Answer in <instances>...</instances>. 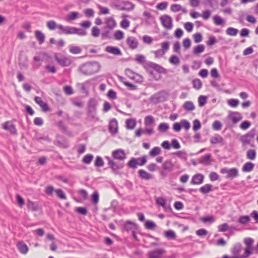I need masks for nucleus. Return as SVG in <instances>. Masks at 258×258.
Wrapping results in <instances>:
<instances>
[{"label": "nucleus", "instance_id": "obj_22", "mask_svg": "<svg viewBox=\"0 0 258 258\" xmlns=\"http://www.w3.org/2000/svg\"><path fill=\"white\" fill-rule=\"evenodd\" d=\"M210 143L212 144H216L217 143H220L221 145H224V139L219 134H216L214 136L211 138L210 140Z\"/></svg>", "mask_w": 258, "mask_h": 258}, {"label": "nucleus", "instance_id": "obj_10", "mask_svg": "<svg viewBox=\"0 0 258 258\" xmlns=\"http://www.w3.org/2000/svg\"><path fill=\"white\" fill-rule=\"evenodd\" d=\"M125 75L131 79H132L138 83H141L143 81V77L139 74L134 73L130 69L125 70Z\"/></svg>", "mask_w": 258, "mask_h": 258}, {"label": "nucleus", "instance_id": "obj_1", "mask_svg": "<svg viewBox=\"0 0 258 258\" xmlns=\"http://www.w3.org/2000/svg\"><path fill=\"white\" fill-rule=\"evenodd\" d=\"M100 67L98 62L88 61L81 64L78 68V71L84 76H91L97 73Z\"/></svg>", "mask_w": 258, "mask_h": 258}, {"label": "nucleus", "instance_id": "obj_64", "mask_svg": "<svg viewBox=\"0 0 258 258\" xmlns=\"http://www.w3.org/2000/svg\"><path fill=\"white\" fill-rule=\"evenodd\" d=\"M239 103V100L237 99H230L228 100V104L232 107H236Z\"/></svg>", "mask_w": 258, "mask_h": 258}, {"label": "nucleus", "instance_id": "obj_6", "mask_svg": "<svg viewBox=\"0 0 258 258\" xmlns=\"http://www.w3.org/2000/svg\"><path fill=\"white\" fill-rule=\"evenodd\" d=\"M54 57L59 65L63 67L69 66L72 62V59L70 57H67L61 53H55Z\"/></svg>", "mask_w": 258, "mask_h": 258}, {"label": "nucleus", "instance_id": "obj_35", "mask_svg": "<svg viewBox=\"0 0 258 258\" xmlns=\"http://www.w3.org/2000/svg\"><path fill=\"white\" fill-rule=\"evenodd\" d=\"M204 176L200 173L195 174V184H200L203 182Z\"/></svg>", "mask_w": 258, "mask_h": 258}, {"label": "nucleus", "instance_id": "obj_56", "mask_svg": "<svg viewBox=\"0 0 258 258\" xmlns=\"http://www.w3.org/2000/svg\"><path fill=\"white\" fill-rule=\"evenodd\" d=\"M124 33L120 30L116 31L114 34V37L117 40H121L123 38Z\"/></svg>", "mask_w": 258, "mask_h": 258}, {"label": "nucleus", "instance_id": "obj_43", "mask_svg": "<svg viewBox=\"0 0 258 258\" xmlns=\"http://www.w3.org/2000/svg\"><path fill=\"white\" fill-rule=\"evenodd\" d=\"M169 128V125L167 123H161L158 127V130L162 133L166 132Z\"/></svg>", "mask_w": 258, "mask_h": 258}, {"label": "nucleus", "instance_id": "obj_52", "mask_svg": "<svg viewBox=\"0 0 258 258\" xmlns=\"http://www.w3.org/2000/svg\"><path fill=\"white\" fill-rule=\"evenodd\" d=\"M207 97L206 96L201 95L198 98V102L200 106H204L207 102Z\"/></svg>", "mask_w": 258, "mask_h": 258}, {"label": "nucleus", "instance_id": "obj_53", "mask_svg": "<svg viewBox=\"0 0 258 258\" xmlns=\"http://www.w3.org/2000/svg\"><path fill=\"white\" fill-rule=\"evenodd\" d=\"M47 28L50 30H53L55 29L56 27L57 28L58 25L56 24V22L53 20L49 21L47 22Z\"/></svg>", "mask_w": 258, "mask_h": 258}, {"label": "nucleus", "instance_id": "obj_25", "mask_svg": "<svg viewBox=\"0 0 258 258\" xmlns=\"http://www.w3.org/2000/svg\"><path fill=\"white\" fill-rule=\"evenodd\" d=\"M35 37L40 44H42L45 41L44 34L39 30L35 31Z\"/></svg>", "mask_w": 258, "mask_h": 258}, {"label": "nucleus", "instance_id": "obj_26", "mask_svg": "<svg viewBox=\"0 0 258 258\" xmlns=\"http://www.w3.org/2000/svg\"><path fill=\"white\" fill-rule=\"evenodd\" d=\"M238 175V170L236 168H232L228 169L227 178H234Z\"/></svg>", "mask_w": 258, "mask_h": 258}, {"label": "nucleus", "instance_id": "obj_16", "mask_svg": "<svg viewBox=\"0 0 258 258\" xmlns=\"http://www.w3.org/2000/svg\"><path fill=\"white\" fill-rule=\"evenodd\" d=\"M146 64L150 68H153L154 70L160 74H166V70L155 62L149 61Z\"/></svg>", "mask_w": 258, "mask_h": 258}, {"label": "nucleus", "instance_id": "obj_37", "mask_svg": "<svg viewBox=\"0 0 258 258\" xmlns=\"http://www.w3.org/2000/svg\"><path fill=\"white\" fill-rule=\"evenodd\" d=\"M238 32V29L233 27H228L226 30V34L229 36H236Z\"/></svg>", "mask_w": 258, "mask_h": 258}, {"label": "nucleus", "instance_id": "obj_12", "mask_svg": "<svg viewBox=\"0 0 258 258\" xmlns=\"http://www.w3.org/2000/svg\"><path fill=\"white\" fill-rule=\"evenodd\" d=\"M57 28L60 30L59 34L65 35L75 34V27L72 26H64L61 24H58Z\"/></svg>", "mask_w": 258, "mask_h": 258}, {"label": "nucleus", "instance_id": "obj_54", "mask_svg": "<svg viewBox=\"0 0 258 258\" xmlns=\"http://www.w3.org/2000/svg\"><path fill=\"white\" fill-rule=\"evenodd\" d=\"M210 158L211 155L210 154H208L204 156L201 157L200 161L202 163L208 164L209 163Z\"/></svg>", "mask_w": 258, "mask_h": 258}, {"label": "nucleus", "instance_id": "obj_24", "mask_svg": "<svg viewBox=\"0 0 258 258\" xmlns=\"http://www.w3.org/2000/svg\"><path fill=\"white\" fill-rule=\"evenodd\" d=\"M199 190L202 194L205 195L213 191V186L211 184L207 183L201 187Z\"/></svg>", "mask_w": 258, "mask_h": 258}, {"label": "nucleus", "instance_id": "obj_13", "mask_svg": "<svg viewBox=\"0 0 258 258\" xmlns=\"http://www.w3.org/2000/svg\"><path fill=\"white\" fill-rule=\"evenodd\" d=\"M138 229L137 225L131 221H126L123 225L122 231L129 232H133L136 231Z\"/></svg>", "mask_w": 258, "mask_h": 258}, {"label": "nucleus", "instance_id": "obj_46", "mask_svg": "<svg viewBox=\"0 0 258 258\" xmlns=\"http://www.w3.org/2000/svg\"><path fill=\"white\" fill-rule=\"evenodd\" d=\"M253 249V247H246L244 254L241 255V258L248 257L252 253Z\"/></svg>", "mask_w": 258, "mask_h": 258}, {"label": "nucleus", "instance_id": "obj_36", "mask_svg": "<svg viewBox=\"0 0 258 258\" xmlns=\"http://www.w3.org/2000/svg\"><path fill=\"white\" fill-rule=\"evenodd\" d=\"M214 23L216 25L220 26L223 25L224 20L219 16L215 15L213 17Z\"/></svg>", "mask_w": 258, "mask_h": 258}, {"label": "nucleus", "instance_id": "obj_31", "mask_svg": "<svg viewBox=\"0 0 258 258\" xmlns=\"http://www.w3.org/2000/svg\"><path fill=\"white\" fill-rule=\"evenodd\" d=\"M139 177L143 179L149 180L151 178V175L143 169L138 171Z\"/></svg>", "mask_w": 258, "mask_h": 258}, {"label": "nucleus", "instance_id": "obj_15", "mask_svg": "<svg viewBox=\"0 0 258 258\" xmlns=\"http://www.w3.org/2000/svg\"><path fill=\"white\" fill-rule=\"evenodd\" d=\"M123 4L124 5L123 6L116 5H115V8L116 9L121 11H130L133 10L135 7V5L131 2H123Z\"/></svg>", "mask_w": 258, "mask_h": 258}, {"label": "nucleus", "instance_id": "obj_21", "mask_svg": "<svg viewBox=\"0 0 258 258\" xmlns=\"http://www.w3.org/2000/svg\"><path fill=\"white\" fill-rule=\"evenodd\" d=\"M229 117L233 123H236L242 118L241 114L238 112H231L229 114Z\"/></svg>", "mask_w": 258, "mask_h": 258}, {"label": "nucleus", "instance_id": "obj_30", "mask_svg": "<svg viewBox=\"0 0 258 258\" xmlns=\"http://www.w3.org/2000/svg\"><path fill=\"white\" fill-rule=\"evenodd\" d=\"M173 166L174 165L172 163L171 160L165 161L162 165L163 169L168 171H171L173 169Z\"/></svg>", "mask_w": 258, "mask_h": 258}, {"label": "nucleus", "instance_id": "obj_2", "mask_svg": "<svg viewBox=\"0 0 258 258\" xmlns=\"http://www.w3.org/2000/svg\"><path fill=\"white\" fill-rule=\"evenodd\" d=\"M105 159L107 160L108 165L111 169L112 172L115 174L118 173V170L124 167V163L122 161H115L108 156H106Z\"/></svg>", "mask_w": 258, "mask_h": 258}, {"label": "nucleus", "instance_id": "obj_32", "mask_svg": "<svg viewBox=\"0 0 258 258\" xmlns=\"http://www.w3.org/2000/svg\"><path fill=\"white\" fill-rule=\"evenodd\" d=\"M254 164L250 162L245 163L242 167V170L243 172H250L252 171L254 168Z\"/></svg>", "mask_w": 258, "mask_h": 258}, {"label": "nucleus", "instance_id": "obj_59", "mask_svg": "<svg viewBox=\"0 0 258 258\" xmlns=\"http://www.w3.org/2000/svg\"><path fill=\"white\" fill-rule=\"evenodd\" d=\"M156 226L155 223L152 221L147 220L145 223V227L147 229H153L155 228Z\"/></svg>", "mask_w": 258, "mask_h": 258}, {"label": "nucleus", "instance_id": "obj_61", "mask_svg": "<svg viewBox=\"0 0 258 258\" xmlns=\"http://www.w3.org/2000/svg\"><path fill=\"white\" fill-rule=\"evenodd\" d=\"M229 225L227 223H225L219 225L218 227L219 232H225L228 230Z\"/></svg>", "mask_w": 258, "mask_h": 258}, {"label": "nucleus", "instance_id": "obj_51", "mask_svg": "<svg viewBox=\"0 0 258 258\" xmlns=\"http://www.w3.org/2000/svg\"><path fill=\"white\" fill-rule=\"evenodd\" d=\"M204 4L209 5L211 8H214L218 4L217 0H204Z\"/></svg>", "mask_w": 258, "mask_h": 258}, {"label": "nucleus", "instance_id": "obj_33", "mask_svg": "<svg viewBox=\"0 0 258 258\" xmlns=\"http://www.w3.org/2000/svg\"><path fill=\"white\" fill-rule=\"evenodd\" d=\"M69 51L72 54H79L82 51V49L80 46L70 45L69 46Z\"/></svg>", "mask_w": 258, "mask_h": 258}, {"label": "nucleus", "instance_id": "obj_63", "mask_svg": "<svg viewBox=\"0 0 258 258\" xmlns=\"http://www.w3.org/2000/svg\"><path fill=\"white\" fill-rule=\"evenodd\" d=\"M183 107L186 110H192L194 109V104L191 101H186L183 105Z\"/></svg>", "mask_w": 258, "mask_h": 258}, {"label": "nucleus", "instance_id": "obj_19", "mask_svg": "<svg viewBox=\"0 0 258 258\" xmlns=\"http://www.w3.org/2000/svg\"><path fill=\"white\" fill-rule=\"evenodd\" d=\"M126 43L132 49H136L138 46V41L134 37H128L126 39Z\"/></svg>", "mask_w": 258, "mask_h": 258}, {"label": "nucleus", "instance_id": "obj_39", "mask_svg": "<svg viewBox=\"0 0 258 258\" xmlns=\"http://www.w3.org/2000/svg\"><path fill=\"white\" fill-rule=\"evenodd\" d=\"M136 124V121L134 119H128L126 121V126L128 129H133Z\"/></svg>", "mask_w": 258, "mask_h": 258}, {"label": "nucleus", "instance_id": "obj_27", "mask_svg": "<svg viewBox=\"0 0 258 258\" xmlns=\"http://www.w3.org/2000/svg\"><path fill=\"white\" fill-rule=\"evenodd\" d=\"M20 252L23 254H26L28 251V247L23 241L19 242L17 244Z\"/></svg>", "mask_w": 258, "mask_h": 258}, {"label": "nucleus", "instance_id": "obj_41", "mask_svg": "<svg viewBox=\"0 0 258 258\" xmlns=\"http://www.w3.org/2000/svg\"><path fill=\"white\" fill-rule=\"evenodd\" d=\"M154 118L151 115H148L145 117V124L146 126L154 123Z\"/></svg>", "mask_w": 258, "mask_h": 258}, {"label": "nucleus", "instance_id": "obj_38", "mask_svg": "<svg viewBox=\"0 0 258 258\" xmlns=\"http://www.w3.org/2000/svg\"><path fill=\"white\" fill-rule=\"evenodd\" d=\"M246 157L250 160H254L256 157V151L253 149H249L247 151Z\"/></svg>", "mask_w": 258, "mask_h": 258}, {"label": "nucleus", "instance_id": "obj_40", "mask_svg": "<svg viewBox=\"0 0 258 258\" xmlns=\"http://www.w3.org/2000/svg\"><path fill=\"white\" fill-rule=\"evenodd\" d=\"M79 13L77 12H73L67 15V21H71L75 20L78 18Z\"/></svg>", "mask_w": 258, "mask_h": 258}, {"label": "nucleus", "instance_id": "obj_17", "mask_svg": "<svg viewBox=\"0 0 258 258\" xmlns=\"http://www.w3.org/2000/svg\"><path fill=\"white\" fill-rule=\"evenodd\" d=\"M105 51L115 55L121 56L122 54L120 49L115 46H107L105 48Z\"/></svg>", "mask_w": 258, "mask_h": 258}, {"label": "nucleus", "instance_id": "obj_23", "mask_svg": "<svg viewBox=\"0 0 258 258\" xmlns=\"http://www.w3.org/2000/svg\"><path fill=\"white\" fill-rule=\"evenodd\" d=\"M106 26L104 27V29H113L116 25V23L112 18H108L105 20Z\"/></svg>", "mask_w": 258, "mask_h": 258}, {"label": "nucleus", "instance_id": "obj_5", "mask_svg": "<svg viewBox=\"0 0 258 258\" xmlns=\"http://www.w3.org/2000/svg\"><path fill=\"white\" fill-rule=\"evenodd\" d=\"M256 133V129L252 128L248 133L240 137V140L242 142V146H244L247 144H249L251 147H254V144L251 143L250 141L255 136Z\"/></svg>", "mask_w": 258, "mask_h": 258}, {"label": "nucleus", "instance_id": "obj_28", "mask_svg": "<svg viewBox=\"0 0 258 258\" xmlns=\"http://www.w3.org/2000/svg\"><path fill=\"white\" fill-rule=\"evenodd\" d=\"M27 206L29 209L33 212L37 211L39 210L38 204L36 202L29 200L27 201Z\"/></svg>", "mask_w": 258, "mask_h": 258}, {"label": "nucleus", "instance_id": "obj_44", "mask_svg": "<svg viewBox=\"0 0 258 258\" xmlns=\"http://www.w3.org/2000/svg\"><path fill=\"white\" fill-rule=\"evenodd\" d=\"M93 159V156L92 154H87L82 159V162L86 164H89Z\"/></svg>", "mask_w": 258, "mask_h": 258}, {"label": "nucleus", "instance_id": "obj_57", "mask_svg": "<svg viewBox=\"0 0 258 258\" xmlns=\"http://www.w3.org/2000/svg\"><path fill=\"white\" fill-rule=\"evenodd\" d=\"M75 34H77L80 36H84L87 35V32L85 30L82 28H78L75 27Z\"/></svg>", "mask_w": 258, "mask_h": 258}, {"label": "nucleus", "instance_id": "obj_49", "mask_svg": "<svg viewBox=\"0 0 258 258\" xmlns=\"http://www.w3.org/2000/svg\"><path fill=\"white\" fill-rule=\"evenodd\" d=\"M54 191L56 192L57 197L59 199H62V200L67 199L66 195L61 189L59 188V189H55Z\"/></svg>", "mask_w": 258, "mask_h": 258}, {"label": "nucleus", "instance_id": "obj_60", "mask_svg": "<svg viewBox=\"0 0 258 258\" xmlns=\"http://www.w3.org/2000/svg\"><path fill=\"white\" fill-rule=\"evenodd\" d=\"M99 194L97 191H94L91 196V201L92 203L96 204L99 201Z\"/></svg>", "mask_w": 258, "mask_h": 258}, {"label": "nucleus", "instance_id": "obj_4", "mask_svg": "<svg viewBox=\"0 0 258 258\" xmlns=\"http://www.w3.org/2000/svg\"><path fill=\"white\" fill-rule=\"evenodd\" d=\"M146 162L147 156L145 155L137 158L133 157L128 162L127 165L130 168L135 169L137 168V165L143 166Z\"/></svg>", "mask_w": 258, "mask_h": 258}, {"label": "nucleus", "instance_id": "obj_11", "mask_svg": "<svg viewBox=\"0 0 258 258\" xmlns=\"http://www.w3.org/2000/svg\"><path fill=\"white\" fill-rule=\"evenodd\" d=\"M112 157L113 159L122 161L126 158V154L124 150L122 149H117L112 152Z\"/></svg>", "mask_w": 258, "mask_h": 258}, {"label": "nucleus", "instance_id": "obj_58", "mask_svg": "<svg viewBox=\"0 0 258 258\" xmlns=\"http://www.w3.org/2000/svg\"><path fill=\"white\" fill-rule=\"evenodd\" d=\"M200 220L204 223H212L214 221V217L213 216L203 217H201Z\"/></svg>", "mask_w": 258, "mask_h": 258}, {"label": "nucleus", "instance_id": "obj_18", "mask_svg": "<svg viewBox=\"0 0 258 258\" xmlns=\"http://www.w3.org/2000/svg\"><path fill=\"white\" fill-rule=\"evenodd\" d=\"M34 101L42 108L43 111L46 112L49 110L47 103L43 101L41 97L36 96L34 98Z\"/></svg>", "mask_w": 258, "mask_h": 258}, {"label": "nucleus", "instance_id": "obj_20", "mask_svg": "<svg viewBox=\"0 0 258 258\" xmlns=\"http://www.w3.org/2000/svg\"><path fill=\"white\" fill-rule=\"evenodd\" d=\"M118 123L117 121L115 118L112 119L109 124V131L113 134H115L117 132Z\"/></svg>", "mask_w": 258, "mask_h": 258}, {"label": "nucleus", "instance_id": "obj_62", "mask_svg": "<svg viewBox=\"0 0 258 258\" xmlns=\"http://www.w3.org/2000/svg\"><path fill=\"white\" fill-rule=\"evenodd\" d=\"M251 123L249 121L245 120L243 121L240 125V127L243 130H246L250 127Z\"/></svg>", "mask_w": 258, "mask_h": 258}, {"label": "nucleus", "instance_id": "obj_14", "mask_svg": "<svg viewBox=\"0 0 258 258\" xmlns=\"http://www.w3.org/2000/svg\"><path fill=\"white\" fill-rule=\"evenodd\" d=\"M3 128L5 130L9 131L14 135H17V130L14 124H12L10 121H7L3 124Z\"/></svg>", "mask_w": 258, "mask_h": 258}, {"label": "nucleus", "instance_id": "obj_45", "mask_svg": "<svg viewBox=\"0 0 258 258\" xmlns=\"http://www.w3.org/2000/svg\"><path fill=\"white\" fill-rule=\"evenodd\" d=\"M104 164L102 158L100 156H97L94 163L95 166L97 167H101L104 166Z\"/></svg>", "mask_w": 258, "mask_h": 258}, {"label": "nucleus", "instance_id": "obj_29", "mask_svg": "<svg viewBox=\"0 0 258 258\" xmlns=\"http://www.w3.org/2000/svg\"><path fill=\"white\" fill-rule=\"evenodd\" d=\"M156 202L157 205L162 206L164 208L166 211H167V209H169L171 210L170 207H167L166 206V200L163 197H159L156 199Z\"/></svg>", "mask_w": 258, "mask_h": 258}, {"label": "nucleus", "instance_id": "obj_34", "mask_svg": "<svg viewBox=\"0 0 258 258\" xmlns=\"http://www.w3.org/2000/svg\"><path fill=\"white\" fill-rule=\"evenodd\" d=\"M164 235V236L169 240L175 239L176 237L175 233L172 230L165 231Z\"/></svg>", "mask_w": 258, "mask_h": 258}, {"label": "nucleus", "instance_id": "obj_8", "mask_svg": "<svg viewBox=\"0 0 258 258\" xmlns=\"http://www.w3.org/2000/svg\"><path fill=\"white\" fill-rule=\"evenodd\" d=\"M241 249V244L239 243H236L233 246L231 250L233 256H229L227 255H225L223 258H241V255L240 254Z\"/></svg>", "mask_w": 258, "mask_h": 258}, {"label": "nucleus", "instance_id": "obj_7", "mask_svg": "<svg viewBox=\"0 0 258 258\" xmlns=\"http://www.w3.org/2000/svg\"><path fill=\"white\" fill-rule=\"evenodd\" d=\"M166 250L163 248H156L148 252V258H164Z\"/></svg>", "mask_w": 258, "mask_h": 258}, {"label": "nucleus", "instance_id": "obj_55", "mask_svg": "<svg viewBox=\"0 0 258 258\" xmlns=\"http://www.w3.org/2000/svg\"><path fill=\"white\" fill-rule=\"evenodd\" d=\"M222 123L219 120H215L213 123V128L215 131H219L222 128Z\"/></svg>", "mask_w": 258, "mask_h": 258}, {"label": "nucleus", "instance_id": "obj_9", "mask_svg": "<svg viewBox=\"0 0 258 258\" xmlns=\"http://www.w3.org/2000/svg\"><path fill=\"white\" fill-rule=\"evenodd\" d=\"M160 20L162 26L167 30H170L173 27L172 18L167 15L160 17Z\"/></svg>", "mask_w": 258, "mask_h": 258}, {"label": "nucleus", "instance_id": "obj_3", "mask_svg": "<svg viewBox=\"0 0 258 258\" xmlns=\"http://www.w3.org/2000/svg\"><path fill=\"white\" fill-rule=\"evenodd\" d=\"M98 101L95 98H90L87 103V114L88 115L92 118H94L97 112V106Z\"/></svg>", "mask_w": 258, "mask_h": 258}, {"label": "nucleus", "instance_id": "obj_42", "mask_svg": "<svg viewBox=\"0 0 258 258\" xmlns=\"http://www.w3.org/2000/svg\"><path fill=\"white\" fill-rule=\"evenodd\" d=\"M169 62L172 64L177 66L179 63L180 59L177 56L175 55H172L169 58Z\"/></svg>", "mask_w": 258, "mask_h": 258}, {"label": "nucleus", "instance_id": "obj_48", "mask_svg": "<svg viewBox=\"0 0 258 258\" xmlns=\"http://www.w3.org/2000/svg\"><path fill=\"white\" fill-rule=\"evenodd\" d=\"M88 85V83L87 82H85L80 85V90L82 93L85 94L86 95H88V88L87 86Z\"/></svg>", "mask_w": 258, "mask_h": 258}, {"label": "nucleus", "instance_id": "obj_50", "mask_svg": "<svg viewBox=\"0 0 258 258\" xmlns=\"http://www.w3.org/2000/svg\"><path fill=\"white\" fill-rule=\"evenodd\" d=\"M250 221V217L248 216H242L238 219V222L242 224H245Z\"/></svg>", "mask_w": 258, "mask_h": 258}, {"label": "nucleus", "instance_id": "obj_47", "mask_svg": "<svg viewBox=\"0 0 258 258\" xmlns=\"http://www.w3.org/2000/svg\"><path fill=\"white\" fill-rule=\"evenodd\" d=\"M161 149L158 147H154L149 152V155L152 157H155L160 154Z\"/></svg>", "mask_w": 258, "mask_h": 258}]
</instances>
